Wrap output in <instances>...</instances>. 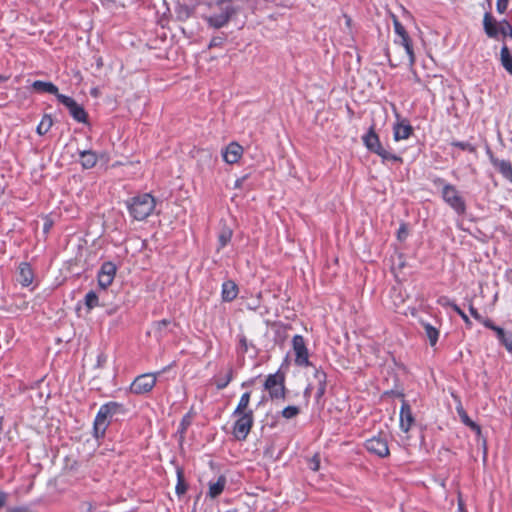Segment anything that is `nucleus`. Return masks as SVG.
<instances>
[{
    "mask_svg": "<svg viewBox=\"0 0 512 512\" xmlns=\"http://www.w3.org/2000/svg\"><path fill=\"white\" fill-rule=\"evenodd\" d=\"M125 413L126 408L122 403L109 401L101 405L93 422V436L96 439L104 438L111 422L118 420V417L125 415Z\"/></svg>",
    "mask_w": 512,
    "mask_h": 512,
    "instance_id": "1",
    "label": "nucleus"
},
{
    "mask_svg": "<svg viewBox=\"0 0 512 512\" xmlns=\"http://www.w3.org/2000/svg\"><path fill=\"white\" fill-rule=\"evenodd\" d=\"M434 185L442 186L441 196L443 201L459 216L466 214L467 206L456 186L447 183L443 178L433 180Z\"/></svg>",
    "mask_w": 512,
    "mask_h": 512,
    "instance_id": "2",
    "label": "nucleus"
},
{
    "mask_svg": "<svg viewBox=\"0 0 512 512\" xmlns=\"http://www.w3.org/2000/svg\"><path fill=\"white\" fill-rule=\"evenodd\" d=\"M156 201L149 193H144L132 197L127 202V208L130 215L137 221L145 220L155 209Z\"/></svg>",
    "mask_w": 512,
    "mask_h": 512,
    "instance_id": "3",
    "label": "nucleus"
},
{
    "mask_svg": "<svg viewBox=\"0 0 512 512\" xmlns=\"http://www.w3.org/2000/svg\"><path fill=\"white\" fill-rule=\"evenodd\" d=\"M362 141L368 151L381 157L383 163L386 161L402 163L403 160L400 156L389 152L382 146L374 125L370 126L369 130L362 136Z\"/></svg>",
    "mask_w": 512,
    "mask_h": 512,
    "instance_id": "4",
    "label": "nucleus"
},
{
    "mask_svg": "<svg viewBox=\"0 0 512 512\" xmlns=\"http://www.w3.org/2000/svg\"><path fill=\"white\" fill-rule=\"evenodd\" d=\"M483 28L489 38H497L499 34L512 38V25L510 22L504 19L498 23L488 11L485 12L483 17Z\"/></svg>",
    "mask_w": 512,
    "mask_h": 512,
    "instance_id": "5",
    "label": "nucleus"
},
{
    "mask_svg": "<svg viewBox=\"0 0 512 512\" xmlns=\"http://www.w3.org/2000/svg\"><path fill=\"white\" fill-rule=\"evenodd\" d=\"M232 416L236 418L232 429L233 436L238 441L246 440L254 425V412L247 411L240 414L232 413Z\"/></svg>",
    "mask_w": 512,
    "mask_h": 512,
    "instance_id": "6",
    "label": "nucleus"
},
{
    "mask_svg": "<svg viewBox=\"0 0 512 512\" xmlns=\"http://www.w3.org/2000/svg\"><path fill=\"white\" fill-rule=\"evenodd\" d=\"M169 367L167 366L157 373H145L137 376L130 385L131 393L142 395L150 392L156 384L157 376L166 372Z\"/></svg>",
    "mask_w": 512,
    "mask_h": 512,
    "instance_id": "7",
    "label": "nucleus"
},
{
    "mask_svg": "<svg viewBox=\"0 0 512 512\" xmlns=\"http://www.w3.org/2000/svg\"><path fill=\"white\" fill-rule=\"evenodd\" d=\"M285 377L280 372L269 374L264 382V389L269 392L271 399H285Z\"/></svg>",
    "mask_w": 512,
    "mask_h": 512,
    "instance_id": "8",
    "label": "nucleus"
},
{
    "mask_svg": "<svg viewBox=\"0 0 512 512\" xmlns=\"http://www.w3.org/2000/svg\"><path fill=\"white\" fill-rule=\"evenodd\" d=\"M238 12V8L234 5L228 3L224 4L223 2L220 3V11L218 13L212 14L208 19V24L216 29L224 27Z\"/></svg>",
    "mask_w": 512,
    "mask_h": 512,
    "instance_id": "9",
    "label": "nucleus"
},
{
    "mask_svg": "<svg viewBox=\"0 0 512 512\" xmlns=\"http://www.w3.org/2000/svg\"><path fill=\"white\" fill-rule=\"evenodd\" d=\"M393 25L395 33L399 36V40H395V43L404 47L409 57V64L413 65L415 63V54L413 51L411 38L409 37L404 26L396 17L393 18Z\"/></svg>",
    "mask_w": 512,
    "mask_h": 512,
    "instance_id": "10",
    "label": "nucleus"
},
{
    "mask_svg": "<svg viewBox=\"0 0 512 512\" xmlns=\"http://www.w3.org/2000/svg\"><path fill=\"white\" fill-rule=\"evenodd\" d=\"M58 101L63 104L69 111L73 119L79 123H86L88 115L80 104H78L72 97L66 95H59Z\"/></svg>",
    "mask_w": 512,
    "mask_h": 512,
    "instance_id": "11",
    "label": "nucleus"
},
{
    "mask_svg": "<svg viewBox=\"0 0 512 512\" xmlns=\"http://www.w3.org/2000/svg\"><path fill=\"white\" fill-rule=\"evenodd\" d=\"M292 347L295 353V364L298 366H311L309 353L306 347L305 339L302 335H295L292 338Z\"/></svg>",
    "mask_w": 512,
    "mask_h": 512,
    "instance_id": "12",
    "label": "nucleus"
},
{
    "mask_svg": "<svg viewBox=\"0 0 512 512\" xmlns=\"http://www.w3.org/2000/svg\"><path fill=\"white\" fill-rule=\"evenodd\" d=\"M365 448L370 453L381 458L387 457L390 453L387 438L382 434H378L377 436L367 439L365 442Z\"/></svg>",
    "mask_w": 512,
    "mask_h": 512,
    "instance_id": "13",
    "label": "nucleus"
},
{
    "mask_svg": "<svg viewBox=\"0 0 512 512\" xmlns=\"http://www.w3.org/2000/svg\"><path fill=\"white\" fill-rule=\"evenodd\" d=\"M415 422V418L412 413V409L410 404L406 400H402V405L400 409V429L401 431L407 433L412 425Z\"/></svg>",
    "mask_w": 512,
    "mask_h": 512,
    "instance_id": "14",
    "label": "nucleus"
},
{
    "mask_svg": "<svg viewBox=\"0 0 512 512\" xmlns=\"http://www.w3.org/2000/svg\"><path fill=\"white\" fill-rule=\"evenodd\" d=\"M242 155L243 147L236 142H231L222 151L223 160L228 164L237 163Z\"/></svg>",
    "mask_w": 512,
    "mask_h": 512,
    "instance_id": "15",
    "label": "nucleus"
},
{
    "mask_svg": "<svg viewBox=\"0 0 512 512\" xmlns=\"http://www.w3.org/2000/svg\"><path fill=\"white\" fill-rule=\"evenodd\" d=\"M413 133V127L407 119L398 121L393 126V138L395 141L408 139Z\"/></svg>",
    "mask_w": 512,
    "mask_h": 512,
    "instance_id": "16",
    "label": "nucleus"
},
{
    "mask_svg": "<svg viewBox=\"0 0 512 512\" xmlns=\"http://www.w3.org/2000/svg\"><path fill=\"white\" fill-rule=\"evenodd\" d=\"M19 278L18 281L24 287H28L32 284L34 279V272L31 265L27 262H21L19 264Z\"/></svg>",
    "mask_w": 512,
    "mask_h": 512,
    "instance_id": "17",
    "label": "nucleus"
},
{
    "mask_svg": "<svg viewBox=\"0 0 512 512\" xmlns=\"http://www.w3.org/2000/svg\"><path fill=\"white\" fill-rule=\"evenodd\" d=\"M238 286L233 280L223 282L221 289V298L224 302L233 301L238 295Z\"/></svg>",
    "mask_w": 512,
    "mask_h": 512,
    "instance_id": "18",
    "label": "nucleus"
},
{
    "mask_svg": "<svg viewBox=\"0 0 512 512\" xmlns=\"http://www.w3.org/2000/svg\"><path fill=\"white\" fill-rule=\"evenodd\" d=\"M32 89L38 93H49L55 95L58 99V96L61 95L59 93L58 87L52 82H46L41 80H36L31 85Z\"/></svg>",
    "mask_w": 512,
    "mask_h": 512,
    "instance_id": "19",
    "label": "nucleus"
},
{
    "mask_svg": "<svg viewBox=\"0 0 512 512\" xmlns=\"http://www.w3.org/2000/svg\"><path fill=\"white\" fill-rule=\"evenodd\" d=\"M227 480L224 475H220L216 482H209V489L207 496L211 499H215L222 494L225 489Z\"/></svg>",
    "mask_w": 512,
    "mask_h": 512,
    "instance_id": "20",
    "label": "nucleus"
},
{
    "mask_svg": "<svg viewBox=\"0 0 512 512\" xmlns=\"http://www.w3.org/2000/svg\"><path fill=\"white\" fill-rule=\"evenodd\" d=\"M79 156L80 164L83 169H91L97 164L98 156L96 152L92 150L79 151Z\"/></svg>",
    "mask_w": 512,
    "mask_h": 512,
    "instance_id": "21",
    "label": "nucleus"
},
{
    "mask_svg": "<svg viewBox=\"0 0 512 512\" xmlns=\"http://www.w3.org/2000/svg\"><path fill=\"white\" fill-rule=\"evenodd\" d=\"M493 167L502 175L503 178L512 183V163L509 160L498 159Z\"/></svg>",
    "mask_w": 512,
    "mask_h": 512,
    "instance_id": "22",
    "label": "nucleus"
},
{
    "mask_svg": "<svg viewBox=\"0 0 512 512\" xmlns=\"http://www.w3.org/2000/svg\"><path fill=\"white\" fill-rule=\"evenodd\" d=\"M425 335L427 339L429 340V344L431 347H434L437 344L438 338H439V330L434 327L432 324L428 322H421Z\"/></svg>",
    "mask_w": 512,
    "mask_h": 512,
    "instance_id": "23",
    "label": "nucleus"
},
{
    "mask_svg": "<svg viewBox=\"0 0 512 512\" xmlns=\"http://www.w3.org/2000/svg\"><path fill=\"white\" fill-rule=\"evenodd\" d=\"M233 368L229 367L225 374H219L215 378V385L218 390L226 388L233 379Z\"/></svg>",
    "mask_w": 512,
    "mask_h": 512,
    "instance_id": "24",
    "label": "nucleus"
},
{
    "mask_svg": "<svg viewBox=\"0 0 512 512\" xmlns=\"http://www.w3.org/2000/svg\"><path fill=\"white\" fill-rule=\"evenodd\" d=\"M496 337L505 348L512 352V333L506 332L503 328L498 327L495 331Z\"/></svg>",
    "mask_w": 512,
    "mask_h": 512,
    "instance_id": "25",
    "label": "nucleus"
},
{
    "mask_svg": "<svg viewBox=\"0 0 512 512\" xmlns=\"http://www.w3.org/2000/svg\"><path fill=\"white\" fill-rule=\"evenodd\" d=\"M500 60L504 69L512 75V55L506 45L501 48Z\"/></svg>",
    "mask_w": 512,
    "mask_h": 512,
    "instance_id": "26",
    "label": "nucleus"
},
{
    "mask_svg": "<svg viewBox=\"0 0 512 512\" xmlns=\"http://www.w3.org/2000/svg\"><path fill=\"white\" fill-rule=\"evenodd\" d=\"M250 399H251V392L250 391H247V392L243 393L241 395L240 400L238 402V405L236 406V408L233 411V413L234 414H240L242 412L253 411L252 409L249 408Z\"/></svg>",
    "mask_w": 512,
    "mask_h": 512,
    "instance_id": "27",
    "label": "nucleus"
},
{
    "mask_svg": "<svg viewBox=\"0 0 512 512\" xmlns=\"http://www.w3.org/2000/svg\"><path fill=\"white\" fill-rule=\"evenodd\" d=\"M176 474H177V484L175 487V492L178 496L183 495L187 491V484L184 479V473L183 469L180 466L176 467Z\"/></svg>",
    "mask_w": 512,
    "mask_h": 512,
    "instance_id": "28",
    "label": "nucleus"
},
{
    "mask_svg": "<svg viewBox=\"0 0 512 512\" xmlns=\"http://www.w3.org/2000/svg\"><path fill=\"white\" fill-rule=\"evenodd\" d=\"M52 125H53L52 117L48 114H45L42 117L40 123L38 124V126L36 128V132L39 135H45L51 129Z\"/></svg>",
    "mask_w": 512,
    "mask_h": 512,
    "instance_id": "29",
    "label": "nucleus"
},
{
    "mask_svg": "<svg viewBox=\"0 0 512 512\" xmlns=\"http://www.w3.org/2000/svg\"><path fill=\"white\" fill-rule=\"evenodd\" d=\"M231 238H232V230L229 228H224L218 236L217 250L219 251V250L223 249L231 241Z\"/></svg>",
    "mask_w": 512,
    "mask_h": 512,
    "instance_id": "30",
    "label": "nucleus"
},
{
    "mask_svg": "<svg viewBox=\"0 0 512 512\" xmlns=\"http://www.w3.org/2000/svg\"><path fill=\"white\" fill-rule=\"evenodd\" d=\"M458 413H459V416L462 420V422L470 427L473 431H475L476 433H480L481 432V427L475 423L474 421H472L469 416L467 415V413L461 408V409H458Z\"/></svg>",
    "mask_w": 512,
    "mask_h": 512,
    "instance_id": "31",
    "label": "nucleus"
},
{
    "mask_svg": "<svg viewBox=\"0 0 512 512\" xmlns=\"http://www.w3.org/2000/svg\"><path fill=\"white\" fill-rule=\"evenodd\" d=\"M116 271V265L111 261H106L102 263L98 272L102 273L103 275H109L110 277L115 278Z\"/></svg>",
    "mask_w": 512,
    "mask_h": 512,
    "instance_id": "32",
    "label": "nucleus"
},
{
    "mask_svg": "<svg viewBox=\"0 0 512 512\" xmlns=\"http://www.w3.org/2000/svg\"><path fill=\"white\" fill-rule=\"evenodd\" d=\"M85 305L88 310L99 306V298L96 292L91 290L85 295Z\"/></svg>",
    "mask_w": 512,
    "mask_h": 512,
    "instance_id": "33",
    "label": "nucleus"
},
{
    "mask_svg": "<svg viewBox=\"0 0 512 512\" xmlns=\"http://www.w3.org/2000/svg\"><path fill=\"white\" fill-rule=\"evenodd\" d=\"M193 9L187 5H178L176 7L177 18L181 21H185L192 15Z\"/></svg>",
    "mask_w": 512,
    "mask_h": 512,
    "instance_id": "34",
    "label": "nucleus"
},
{
    "mask_svg": "<svg viewBox=\"0 0 512 512\" xmlns=\"http://www.w3.org/2000/svg\"><path fill=\"white\" fill-rule=\"evenodd\" d=\"M451 146L453 147H457L463 151H468L470 153H476L477 152V148L475 145L469 143V142H463V141H452L450 143Z\"/></svg>",
    "mask_w": 512,
    "mask_h": 512,
    "instance_id": "35",
    "label": "nucleus"
},
{
    "mask_svg": "<svg viewBox=\"0 0 512 512\" xmlns=\"http://www.w3.org/2000/svg\"><path fill=\"white\" fill-rule=\"evenodd\" d=\"M316 386H327V374L321 368H316L314 372Z\"/></svg>",
    "mask_w": 512,
    "mask_h": 512,
    "instance_id": "36",
    "label": "nucleus"
},
{
    "mask_svg": "<svg viewBox=\"0 0 512 512\" xmlns=\"http://www.w3.org/2000/svg\"><path fill=\"white\" fill-rule=\"evenodd\" d=\"M113 280L114 278L110 277L109 275H103L102 273L99 272L97 274L98 285L103 290L108 288L112 284Z\"/></svg>",
    "mask_w": 512,
    "mask_h": 512,
    "instance_id": "37",
    "label": "nucleus"
},
{
    "mask_svg": "<svg viewBox=\"0 0 512 512\" xmlns=\"http://www.w3.org/2000/svg\"><path fill=\"white\" fill-rule=\"evenodd\" d=\"M300 413V409L297 406H287L281 411V415L286 419H292Z\"/></svg>",
    "mask_w": 512,
    "mask_h": 512,
    "instance_id": "38",
    "label": "nucleus"
},
{
    "mask_svg": "<svg viewBox=\"0 0 512 512\" xmlns=\"http://www.w3.org/2000/svg\"><path fill=\"white\" fill-rule=\"evenodd\" d=\"M225 41H226V36L224 34L220 35V36H214L210 40L208 47L209 48L222 47Z\"/></svg>",
    "mask_w": 512,
    "mask_h": 512,
    "instance_id": "39",
    "label": "nucleus"
},
{
    "mask_svg": "<svg viewBox=\"0 0 512 512\" xmlns=\"http://www.w3.org/2000/svg\"><path fill=\"white\" fill-rule=\"evenodd\" d=\"M170 324V321L167 319H163L154 323L155 330L159 333V337L163 336V331Z\"/></svg>",
    "mask_w": 512,
    "mask_h": 512,
    "instance_id": "40",
    "label": "nucleus"
},
{
    "mask_svg": "<svg viewBox=\"0 0 512 512\" xmlns=\"http://www.w3.org/2000/svg\"><path fill=\"white\" fill-rule=\"evenodd\" d=\"M309 468L312 471H318L320 468V456L319 454H315L310 460H309Z\"/></svg>",
    "mask_w": 512,
    "mask_h": 512,
    "instance_id": "41",
    "label": "nucleus"
},
{
    "mask_svg": "<svg viewBox=\"0 0 512 512\" xmlns=\"http://www.w3.org/2000/svg\"><path fill=\"white\" fill-rule=\"evenodd\" d=\"M453 311L456 312L462 318V320L465 322L466 325H468V326L471 325V321H470L469 317L458 305H453Z\"/></svg>",
    "mask_w": 512,
    "mask_h": 512,
    "instance_id": "42",
    "label": "nucleus"
},
{
    "mask_svg": "<svg viewBox=\"0 0 512 512\" xmlns=\"http://www.w3.org/2000/svg\"><path fill=\"white\" fill-rule=\"evenodd\" d=\"M509 0H497L496 2V9L497 12L500 14H503L506 12L508 7Z\"/></svg>",
    "mask_w": 512,
    "mask_h": 512,
    "instance_id": "43",
    "label": "nucleus"
},
{
    "mask_svg": "<svg viewBox=\"0 0 512 512\" xmlns=\"http://www.w3.org/2000/svg\"><path fill=\"white\" fill-rule=\"evenodd\" d=\"M438 304L443 306V307H451L453 309V305H457L454 301L450 300L448 297L446 296H441L439 299H438Z\"/></svg>",
    "mask_w": 512,
    "mask_h": 512,
    "instance_id": "44",
    "label": "nucleus"
},
{
    "mask_svg": "<svg viewBox=\"0 0 512 512\" xmlns=\"http://www.w3.org/2000/svg\"><path fill=\"white\" fill-rule=\"evenodd\" d=\"M326 387L327 386H316L315 399L317 403H319L323 396L325 395Z\"/></svg>",
    "mask_w": 512,
    "mask_h": 512,
    "instance_id": "45",
    "label": "nucleus"
},
{
    "mask_svg": "<svg viewBox=\"0 0 512 512\" xmlns=\"http://www.w3.org/2000/svg\"><path fill=\"white\" fill-rule=\"evenodd\" d=\"M407 235H408V230H407L406 225L405 224L400 225L398 232H397L398 239L400 241H403L406 239Z\"/></svg>",
    "mask_w": 512,
    "mask_h": 512,
    "instance_id": "46",
    "label": "nucleus"
},
{
    "mask_svg": "<svg viewBox=\"0 0 512 512\" xmlns=\"http://www.w3.org/2000/svg\"><path fill=\"white\" fill-rule=\"evenodd\" d=\"M479 322H480V323H482L486 328H488V329H490V330H492V331H494V332H495V331H496V329L499 327V326L495 325V324L493 323V321H492V320H490V319H488V318H483V317H482V321H479Z\"/></svg>",
    "mask_w": 512,
    "mask_h": 512,
    "instance_id": "47",
    "label": "nucleus"
},
{
    "mask_svg": "<svg viewBox=\"0 0 512 512\" xmlns=\"http://www.w3.org/2000/svg\"><path fill=\"white\" fill-rule=\"evenodd\" d=\"M469 312L475 320H477L478 322L482 321V316L479 314L478 310L472 304L469 305Z\"/></svg>",
    "mask_w": 512,
    "mask_h": 512,
    "instance_id": "48",
    "label": "nucleus"
},
{
    "mask_svg": "<svg viewBox=\"0 0 512 512\" xmlns=\"http://www.w3.org/2000/svg\"><path fill=\"white\" fill-rule=\"evenodd\" d=\"M239 344L241 352L246 353L248 351V341L245 336L239 338Z\"/></svg>",
    "mask_w": 512,
    "mask_h": 512,
    "instance_id": "49",
    "label": "nucleus"
},
{
    "mask_svg": "<svg viewBox=\"0 0 512 512\" xmlns=\"http://www.w3.org/2000/svg\"><path fill=\"white\" fill-rule=\"evenodd\" d=\"M486 154L491 162V164L493 165L496 161H498V158L495 157V155L493 154L492 150L490 149V147L487 145L486 146Z\"/></svg>",
    "mask_w": 512,
    "mask_h": 512,
    "instance_id": "50",
    "label": "nucleus"
},
{
    "mask_svg": "<svg viewBox=\"0 0 512 512\" xmlns=\"http://www.w3.org/2000/svg\"><path fill=\"white\" fill-rule=\"evenodd\" d=\"M247 177H248V176H247V175H245V176H243V177H241V178H238V179L235 181L234 187H235V188H241V187H242V185H243V183H244V181L247 179Z\"/></svg>",
    "mask_w": 512,
    "mask_h": 512,
    "instance_id": "51",
    "label": "nucleus"
},
{
    "mask_svg": "<svg viewBox=\"0 0 512 512\" xmlns=\"http://www.w3.org/2000/svg\"><path fill=\"white\" fill-rule=\"evenodd\" d=\"M457 512H467V510L465 508V504L462 499H458Z\"/></svg>",
    "mask_w": 512,
    "mask_h": 512,
    "instance_id": "52",
    "label": "nucleus"
},
{
    "mask_svg": "<svg viewBox=\"0 0 512 512\" xmlns=\"http://www.w3.org/2000/svg\"><path fill=\"white\" fill-rule=\"evenodd\" d=\"M7 512H30V511L26 508L16 507V508L9 509Z\"/></svg>",
    "mask_w": 512,
    "mask_h": 512,
    "instance_id": "53",
    "label": "nucleus"
},
{
    "mask_svg": "<svg viewBox=\"0 0 512 512\" xmlns=\"http://www.w3.org/2000/svg\"><path fill=\"white\" fill-rule=\"evenodd\" d=\"M312 389H313V386H312L311 384H309V385L306 387V389H305V391H304V397H305V398H308V397L310 396V394H311V390H312Z\"/></svg>",
    "mask_w": 512,
    "mask_h": 512,
    "instance_id": "54",
    "label": "nucleus"
},
{
    "mask_svg": "<svg viewBox=\"0 0 512 512\" xmlns=\"http://www.w3.org/2000/svg\"><path fill=\"white\" fill-rule=\"evenodd\" d=\"M52 226V222L51 221H47L44 223V226H43V231L45 233L49 232L50 228Z\"/></svg>",
    "mask_w": 512,
    "mask_h": 512,
    "instance_id": "55",
    "label": "nucleus"
},
{
    "mask_svg": "<svg viewBox=\"0 0 512 512\" xmlns=\"http://www.w3.org/2000/svg\"><path fill=\"white\" fill-rule=\"evenodd\" d=\"M6 502V495L2 491H0V507H2Z\"/></svg>",
    "mask_w": 512,
    "mask_h": 512,
    "instance_id": "56",
    "label": "nucleus"
},
{
    "mask_svg": "<svg viewBox=\"0 0 512 512\" xmlns=\"http://www.w3.org/2000/svg\"><path fill=\"white\" fill-rule=\"evenodd\" d=\"M254 381H255V379H250L248 381L243 382L241 386L242 387H249V386L254 384Z\"/></svg>",
    "mask_w": 512,
    "mask_h": 512,
    "instance_id": "57",
    "label": "nucleus"
},
{
    "mask_svg": "<svg viewBox=\"0 0 512 512\" xmlns=\"http://www.w3.org/2000/svg\"><path fill=\"white\" fill-rule=\"evenodd\" d=\"M344 18H345L346 25H347V26H350V25H351V22H352L351 17H350V16H348V15H344Z\"/></svg>",
    "mask_w": 512,
    "mask_h": 512,
    "instance_id": "58",
    "label": "nucleus"
},
{
    "mask_svg": "<svg viewBox=\"0 0 512 512\" xmlns=\"http://www.w3.org/2000/svg\"><path fill=\"white\" fill-rule=\"evenodd\" d=\"M8 79H9V77H7V76H4V75L0 74V81H1V82H5V81H7Z\"/></svg>",
    "mask_w": 512,
    "mask_h": 512,
    "instance_id": "59",
    "label": "nucleus"
},
{
    "mask_svg": "<svg viewBox=\"0 0 512 512\" xmlns=\"http://www.w3.org/2000/svg\"><path fill=\"white\" fill-rule=\"evenodd\" d=\"M101 358H102V355H99V356H98V363H99V364H100V362H102V359H101Z\"/></svg>",
    "mask_w": 512,
    "mask_h": 512,
    "instance_id": "60",
    "label": "nucleus"
},
{
    "mask_svg": "<svg viewBox=\"0 0 512 512\" xmlns=\"http://www.w3.org/2000/svg\"><path fill=\"white\" fill-rule=\"evenodd\" d=\"M226 512H237L236 509H230V510H227Z\"/></svg>",
    "mask_w": 512,
    "mask_h": 512,
    "instance_id": "61",
    "label": "nucleus"
},
{
    "mask_svg": "<svg viewBox=\"0 0 512 512\" xmlns=\"http://www.w3.org/2000/svg\"><path fill=\"white\" fill-rule=\"evenodd\" d=\"M488 4L490 5V0H487Z\"/></svg>",
    "mask_w": 512,
    "mask_h": 512,
    "instance_id": "62",
    "label": "nucleus"
}]
</instances>
